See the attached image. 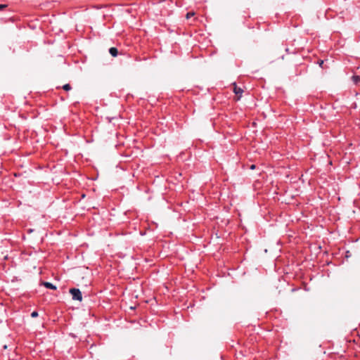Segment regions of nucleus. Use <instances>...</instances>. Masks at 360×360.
I'll return each instance as SVG.
<instances>
[{"instance_id": "obj_1", "label": "nucleus", "mask_w": 360, "mask_h": 360, "mask_svg": "<svg viewBox=\"0 0 360 360\" xmlns=\"http://www.w3.org/2000/svg\"><path fill=\"white\" fill-rule=\"evenodd\" d=\"M70 293L71 294L72 299L74 300H78L82 301V292L78 288H71L70 290Z\"/></svg>"}, {"instance_id": "obj_2", "label": "nucleus", "mask_w": 360, "mask_h": 360, "mask_svg": "<svg viewBox=\"0 0 360 360\" xmlns=\"http://www.w3.org/2000/svg\"><path fill=\"white\" fill-rule=\"evenodd\" d=\"M233 91L236 94V95H238V99H239L242 96L243 90L240 87H238L236 85H235L233 88Z\"/></svg>"}, {"instance_id": "obj_3", "label": "nucleus", "mask_w": 360, "mask_h": 360, "mask_svg": "<svg viewBox=\"0 0 360 360\" xmlns=\"http://www.w3.org/2000/svg\"><path fill=\"white\" fill-rule=\"evenodd\" d=\"M42 285L44 286H45L46 288H49V289H51V290H56L57 289L56 286L54 285L53 284H52L50 282H43Z\"/></svg>"}, {"instance_id": "obj_4", "label": "nucleus", "mask_w": 360, "mask_h": 360, "mask_svg": "<svg viewBox=\"0 0 360 360\" xmlns=\"http://www.w3.org/2000/svg\"><path fill=\"white\" fill-rule=\"evenodd\" d=\"M109 53L113 57H116L118 55V50L115 47H111L109 49Z\"/></svg>"}, {"instance_id": "obj_5", "label": "nucleus", "mask_w": 360, "mask_h": 360, "mask_svg": "<svg viewBox=\"0 0 360 360\" xmlns=\"http://www.w3.org/2000/svg\"><path fill=\"white\" fill-rule=\"evenodd\" d=\"M63 89L65 91H70L72 89V87H71L70 84H66L63 86Z\"/></svg>"}, {"instance_id": "obj_6", "label": "nucleus", "mask_w": 360, "mask_h": 360, "mask_svg": "<svg viewBox=\"0 0 360 360\" xmlns=\"http://www.w3.org/2000/svg\"><path fill=\"white\" fill-rule=\"evenodd\" d=\"M38 315H39V314H38V312H37V311H32V314H31V316H32V318H36V317H37V316H38Z\"/></svg>"}, {"instance_id": "obj_7", "label": "nucleus", "mask_w": 360, "mask_h": 360, "mask_svg": "<svg viewBox=\"0 0 360 360\" xmlns=\"http://www.w3.org/2000/svg\"><path fill=\"white\" fill-rule=\"evenodd\" d=\"M193 15H194V13L189 12L186 14V18H189L192 17Z\"/></svg>"}, {"instance_id": "obj_8", "label": "nucleus", "mask_w": 360, "mask_h": 360, "mask_svg": "<svg viewBox=\"0 0 360 360\" xmlns=\"http://www.w3.org/2000/svg\"><path fill=\"white\" fill-rule=\"evenodd\" d=\"M5 7H6V5H5V4H0V10H2Z\"/></svg>"}, {"instance_id": "obj_9", "label": "nucleus", "mask_w": 360, "mask_h": 360, "mask_svg": "<svg viewBox=\"0 0 360 360\" xmlns=\"http://www.w3.org/2000/svg\"><path fill=\"white\" fill-rule=\"evenodd\" d=\"M323 63V60H321V61L319 62V65H320V66H322Z\"/></svg>"}, {"instance_id": "obj_10", "label": "nucleus", "mask_w": 360, "mask_h": 360, "mask_svg": "<svg viewBox=\"0 0 360 360\" xmlns=\"http://www.w3.org/2000/svg\"><path fill=\"white\" fill-rule=\"evenodd\" d=\"M255 168V165H251L250 169H253Z\"/></svg>"}, {"instance_id": "obj_11", "label": "nucleus", "mask_w": 360, "mask_h": 360, "mask_svg": "<svg viewBox=\"0 0 360 360\" xmlns=\"http://www.w3.org/2000/svg\"><path fill=\"white\" fill-rule=\"evenodd\" d=\"M354 78H356V80H359V76L354 77Z\"/></svg>"}, {"instance_id": "obj_12", "label": "nucleus", "mask_w": 360, "mask_h": 360, "mask_svg": "<svg viewBox=\"0 0 360 360\" xmlns=\"http://www.w3.org/2000/svg\"><path fill=\"white\" fill-rule=\"evenodd\" d=\"M354 78H356V80H359V76L354 77Z\"/></svg>"}]
</instances>
